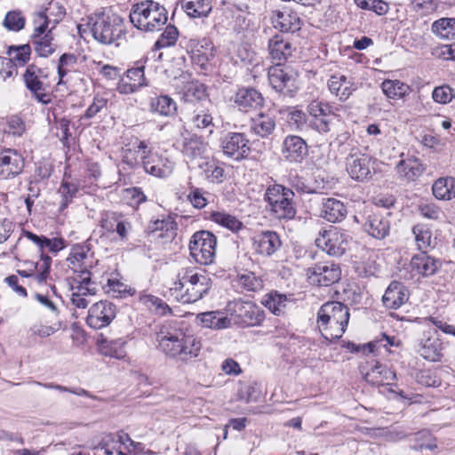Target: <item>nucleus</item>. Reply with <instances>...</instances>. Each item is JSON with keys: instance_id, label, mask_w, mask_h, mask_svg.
Returning <instances> with one entry per match:
<instances>
[{"instance_id": "obj_51", "label": "nucleus", "mask_w": 455, "mask_h": 455, "mask_svg": "<svg viewBox=\"0 0 455 455\" xmlns=\"http://www.w3.org/2000/svg\"><path fill=\"white\" fill-rule=\"evenodd\" d=\"M238 285L247 291H258L264 286L261 277L257 276L253 272H246L237 275Z\"/></svg>"}, {"instance_id": "obj_22", "label": "nucleus", "mask_w": 455, "mask_h": 455, "mask_svg": "<svg viewBox=\"0 0 455 455\" xmlns=\"http://www.w3.org/2000/svg\"><path fill=\"white\" fill-rule=\"evenodd\" d=\"M148 235L155 240H160L162 243L173 241L177 235L178 224L171 216L162 220H151L148 227Z\"/></svg>"}, {"instance_id": "obj_2", "label": "nucleus", "mask_w": 455, "mask_h": 455, "mask_svg": "<svg viewBox=\"0 0 455 455\" xmlns=\"http://www.w3.org/2000/svg\"><path fill=\"white\" fill-rule=\"evenodd\" d=\"M212 285V279L204 272L188 267L178 274V281L173 283L171 291L181 303H194L204 298Z\"/></svg>"}, {"instance_id": "obj_56", "label": "nucleus", "mask_w": 455, "mask_h": 455, "mask_svg": "<svg viewBox=\"0 0 455 455\" xmlns=\"http://www.w3.org/2000/svg\"><path fill=\"white\" fill-rule=\"evenodd\" d=\"M26 23L25 17L20 11H10L6 13L3 25L8 30L20 31L24 28Z\"/></svg>"}, {"instance_id": "obj_55", "label": "nucleus", "mask_w": 455, "mask_h": 455, "mask_svg": "<svg viewBox=\"0 0 455 455\" xmlns=\"http://www.w3.org/2000/svg\"><path fill=\"white\" fill-rule=\"evenodd\" d=\"M78 186L76 183L62 180L59 188V193L61 195L62 201L60 203V209L63 210L73 201L74 197L78 193Z\"/></svg>"}, {"instance_id": "obj_1", "label": "nucleus", "mask_w": 455, "mask_h": 455, "mask_svg": "<svg viewBox=\"0 0 455 455\" xmlns=\"http://www.w3.org/2000/svg\"><path fill=\"white\" fill-rule=\"evenodd\" d=\"M158 347L170 357L188 361L198 355L202 344L192 335H186L180 330H169L164 326L156 334Z\"/></svg>"}, {"instance_id": "obj_54", "label": "nucleus", "mask_w": 455, "mask_h": 455, "mask_svg": "<svg viewBox=\"0 0 455 455\" xmlns=\"http://www.w3.org/2000/svg\"><path fill=\"white\" fill-rule=\"evenodd\" d=\"M140 299L150 310H155L156 314L161 315H165L172 312L170 307L162 299L154 295H144Z\"/></svg>"}, {"instance_id": "obj_61", "label": "nucleus", "mask_w": 455, "mask_h": 455, "mask_svg": "<svg viewBox=\"0 0 455 455\" xmlns=\"http://www.w3.org/2000/svg\"><path fill=\"white\" fill-rule=\"evenodd\" d=\"M335 115H326L313 116L308 120V127L320 134H326L331 131V116Z\"/></svg>"}, {"instance_id": "obj_10", "label": "nucleus", "mask_w": 455, "mask_h": 455, "mask_svg": "<svg viewBox=\"0 0 455 455\" xmlns=\"http://www.w3.org/2000/svg\"><path fill=\"white\" fill-rule=\"evenodd\" d=\"M22 78L27 90L31 92L38 102L44 105L51 102V97L45 92L46 85L44 83V79L48 78V73L45 68H41L34 63L29 64L27 66Z\"/></svg>"}, {"instance_id": "obj_29", "label": "nucleus", "mask_w": 455, "mask_h": 455, "mask_svg": "<svg viewBox=\"0 0 455 455\" xmlns=\"http://www.w3.org/2000/svg\"><path fill=\"white\" fill-rule=\"evenodd\" d=\"M256 251L263 256H272L282 246L279 235L272 230L262 231L254 237Z\"/></svg>"}, {"instance_id": "obj_40", "label": "nucleus", "mask_w": 455, "mask_h": 455, "mask_svg": "<svg viewBox=\"0 0 455 455\" xmlns=\"http://www.w3.org/2000/svg\"><path fill=\"white\" fill-rule=\"evenodd\" d=\"M125 344L126 342L122 339L108 340L103 338L102 334L100 339H98L101 354L116 359H124L126 356Z\"/></svg>"}, {"instance_id": "obj_31", "label": "nucleus", "mask_w": 455, "mask_h": 455, "mask_svg": "<svg viewBox=\"0 0 455 455\" xmlns=\"http://www.w3.org/2000/svg\"><path fill=\"white\" fill-rule=\"evenodd\" d=\"M395 170L400 179L406 182H412L424 173L426 168L419 158L410 156L400 160Z\"/></svg>"}, {"instance_id": "obj_64", "label": "nucleus", "mask_w": 455, "mask_h": 455, "mask_svg": "<svg viewBox=\"0 0 455 455\" xmlns=\"http://www.w3.org/2000/svg\"><path fill=\"white\" fill-rule=\"evenodd\" d=\"M48 10L49 9H46L45 11H41L36 13L33 20L34 32L31 36H42L46 34L49 30L48 27L51 20L46 13Z\"/></svg>"}, {"instance_id": "obj_25", "label": "nucleus", "mask_w": 455, "mask_h": 455, "mask_svg": "<svg viewBox=\"0 0 455 455\" xmlns=\"http://www.w3.org/2000/svg\"><path fill=\"white\" fill-rule=\"evenodd\" d=\"M137 64H139V62ZM144 69V65H138L135 68H129L125 76L119 80L118 91L121 93L129 94L148 85Z\"/></svg>"}, {"instance_id": "obj_13", "label": "nucleus", "mask_w": 455, "mask_h": 455, "mask_svg": "<svg viewBox=\"0 0 455 455\" xmlns=\"http://www.w3.org/2000/svg\"><path fill=\"white\" fill-rule=\"evenodd\" d=\"M140 158L144 171L156 178L170 176L175 167V163L172 159L151 150H148L147 155L141 156Z\"/></svg>"}, {"instance_id": "obj_34", "label": "nucleus", "mask_w": 455, "mask_h": 455, "mask_svg": "<svg viewBox=\"0 0 455 455\" xmlns=\"http://www.w3.org/2000/svg\"><path fill=\"white\" fill-rule=\"evenodd\" d=\"M274 27L281 32L294 33L301 28V20L291 11L277 12L272 18Z\"/></svg>"}, {"instance_id": "obj_26", "label": "nucleus", "mask_w": 455, "mask_h": 455, "mask_svg": "<svg viewBox=\"0 0 455 455\" xmlns=\"http://www.w3.org/2000/svg\"><path fill=\"white\" fill-rule=\"evenodd\" d=\"M407 287L399 281H392L382 296L383 306L388 309H398L409 300Z\"/></svg>"}, {"instance_id": "obj_16", "label": "nucleus", "mask_w": 455, "mask_h": 455, "mask_svg": "<svg viewBox=\"0 0 455 455\" xmlns=\"http://www.w3.org/2000/svg\"><path fill=\"white\" fill-rule=\"evenodd\" d=\"M347 235L340 231H324L320 237L316 238L315 244L328 255L332 257L342 256L348 246Z\"/></svg>"}, {"instance_id": "obj_4", "label": "nucleus", "mask_w": 455, "mask_h": 455, "mask_svg": "<svg viewBox=\"0 0 455 455\" xmlns=\"http://www.w3.org/2000/svg\"><path fill=\"white\" fill-rule=\"evenodd\" d=\"M86 26L93 38L106 45L116 44L124 34L123 18L111 10H102L88 16Z\"/></svg>"}, {"instance_id": "obj_49", "label": "nucleus", "mask_w": 455, "mask_h": 455, "mask_svg": "<svg viewBox=\"0 0 455 455\" xmlns=\"http://www.w3.org/2000/svg\"><path fill=\"white\" fill-rule=\"evenodd\" d=\"M31 52L32 48L29 44L10 46L8 53L12 59L9 60L8 64L13 60L18 66H25L30 60Z\"/></svg>"}, {"instance_id": "obj_33", "label": "nucleus", "mask_w": 455, "mask_h": 455, "mask_svg": "<svg viewBox=\"0 0 455 455\" xmlns=\"http://www.w3.org/2000/svg\"><path fill=\"white\" fill-rule=\"evenodd\" d=\"M269 55L275 65H283L292 55V45L282 36L275 35L268 41Z\"/></svg>"}, {"instance_id": "obj_41", "label": "nucleus", "mask_w": 455, "mask_h": 455, "mask_svg": "<svg viewBox=\"0 0 455 455\" xmlns=\"http://www.w3.org/2000/svg\"><path fill=\"white\" fill-rule=\"evenodd\" d=\"M203 327L214 330H222L230 326V319L220 311H208L197 315Z\"/></svg>"}, {"instance_id": "obj_23", "label": "nucleus", "mask_w": 455, "mask_h": 455, "mask_svg": "<svg viewBox=\"0 0 455 455\" xmlns=\"http://www.w3.org/2000/svg\"><path fill=\"white\" fill-rule=\"evenodd\" d=\"M282 156L290 163H301L308 154L306 141L299 136L288 135L282 144Z\"/></svg>"}, {"instance_id": "obj_57", "label": "nucleus", "mask_w": 455, "mask_h": 455, "mask_svg": "<svg viewBox=\"0 0 455 455\" xmlns=\"http://www.w3.org/2000/svg\"><path fill=\"white\" fill-rule=\"evenodd\" d=\"M107 286L108 287L107 293L115 298H124L127 295H132L135 292L134 289L128 288L126 284L118 279L108 278Z\"/></svg>"}, {"instance_id": "obj_60", "label": "nucleus", "mask_w": 455, "mask_h": 455, "mask_svg": "<svg viewBox=\"0 0 455 455\" xmlns=\"http://www.w3.org/2000/svg\"><path fill=\"white\" fill-rule=\"evenodd\" d=\"M287 121L291 127L302 131L308 127L307 113L297 108H291L287 116Z\"/></svg>"}, {"instance_id": "obj_24", "label": "nucleus", "mask_w": 455, "mask_h": 455, "mask_svg": "<svg viewBox=\"0 0 455 455\" xmlns=\"http://www.w3.org/2000/svg\"><path fill=\"white\" fill-rule=\"evenodd\" d=\"M175 147L185 157L195 160L203 156L207 145L201 136L188 132L182 134L181 140L176 142Z\"/></svg>"}, {"instance_id": "obj_52", "label": "nucleus", "mask_w": 455, "mask_h": 455, "mask_svg": "<svg viewBox=\"0 0 455 455\" xmlns=\"http://www.w3.org/2000/svg\"><path fill=\"white\" fill-rule=\"evenodd\" d=\"M179 37V30L174 25H168L159 38L156 41L153 49L160 50L163 48L173 46Z\"/></svg>"}, {"instance_id": "obj_35", "label": "nucleus", "mask_w": 455, "mask_h": 455, "mask_svg": "<svg viewBox=\"0 0 455 455\" xmlns=\"http://www.w3.org/2000/svg\"><path fill=\"white\" fill-rule=\"evenodd\" d=\"M89 251L90 249L87 245L76 244L73 246L67 261L68 267H70L74 273L78 275L80 270H89V268L92 267V262H88Z\"/></svg>"}, {"instance_id": "obj_48", "label": "nucleus", "mask_w": 455, "mask_h": 455, "mask_svg": "<svg viewBox=\"0 0 455 455\" xmlns=\"http://www.w3.org/2000/svg\"><path fill=\"white\" fill-rule=\"evenodd\" d=\"M287 297L277 291H271L265 295L262 304L274 315H280L286 306Z\"/></svg>"}, {"instance_id": "obj_47", "label": "nucleus", "mask_w": 455, "mask_h": 455, "mask_svg": "<svg viewBox=\"0 0 455 455\" xmlns=\"http://www.w3.org/2000/svg\"><path fill=\"white\" fill-rule=\"evenodd\" d=\"M381 90L387 98L393 100L401 99L411 92L410 86L400 80H384Z\"/></svg>"}, {"instance_id": "obj_43", "label": "nucleus", "mask_w": 455, "mask_h": 455, "mask_svg": "<svg viewBox=\"0 0 455 455\" xmlns=\"http://www.w3.org/2000/svg\"><path fill=\"white\" fill-rule=\"evenodd\" d=\"M431 32L439 39H455V18L443 17L435 20L431 25Z\"/></svg>"}, {"instance_id": "obj_62", "label": "nucleus", "mask_w": 455, "mask_h": 455, "mask_svg": "<svg viewBox=\"0 0 455 455\" xmlns=\"http://www.w3.org/2000/svg\"><path fill=\"white\" fill-rule=\"evenodd\" d=\"M307 114L310 117L326 115H333L332 107L319 100H311L307 106Z\"/></svg>"}, {"instance_id": "obj_17", "label": "nucleus", "mask_w": 455, "mask_h": 455, "mask_svg": "<svg viewBox=\"0 0 455 455\" xmlns=\"http://www.w3.org/2000/svg\"><path fill=\"white\" fill-rule=\"evenodd\" d=\"M50 5L56 6L58 8V12L56 14L57 18L54 20L53 27L44 35L31 36V43L33 44L34 51L36 54L40 58H47L56 51L57 44L53 43L54 38L52 33V29L59 22V20L65 15V8L63 6L58 5V3H51ZM51 8L52 7L49 9Z\"/></svg>"}, {"instance_id": "obj_3", "label": "nucleus", "mask_w": 455, "mask_h": 455, "mask_svg": "<svg viewBox=\"0 0 455 455\" xmlns=\"http://www.w3.org/2000/svg\"><path fill=\"white\" fill-rule=\"evenodd\" d=\"M350 314L348 307L339 301L323 304L317 312V324L322 336L334 341L340 339L347 330Z\"/></svg>"}, {"instance_id": "obj_14", "label": "nucleus", "mask_w": 455, "mask_h": 455, "mask_svg": "<svg viewBox=\"0 0 455 455\" xmlns=\"http://www.w3.org/2000/svg\"><path fill=\"white\" fill-rule=\"evenodd\" d=\"M23 156L13 148L0 149V180H7L19 176L24 169Z\"/></svg>"}, {"instance_id": "obj_53", "label": "nucleus", "mask_w": 455, "mask_h": 455, "mask_svg": "<svg viewBox=\"0 0 455 455\" xmlns=\"http://www.w3.org/2000/svg\"><path fill=\"white\" fill-rule=\"evenodd\" d=\"M418 249L423 252L432 247V233L428 228L417 225L412 228Z\"/></svg>"}, {"instance_id": "obj_19", "label": "nucleus", "mask_w": 455, "mask_h": 455, "mask_svg": "<svg viewBox=\"0 0 455 455\" xmlns=\"http://www.w3.org/2000/svg\"><path fill=\"white\" fill-rule=\"evenodd\" d=\"M390 215L389 212H383L379 209L375 212H371L366 216L363 224L364 230L376 239H384L390 232Z\"/></svg>"}, {"instance_id": "obj_44", "label": "nucleus", "mask_w": 455, "mask_h": 455, "mask_svg": "<svg viewBox=\"0 0 455 455\" xmlns=\"http://www.w3.org/2000/svg\"><path fill=\"white\" fill-rule=\"evenodd\" d=\"M209 219L233 233H237L244 228L240 220L225 211H212L210 212Z\"/></svg>"}, {"instance_id": "obj_15", "label": "nucleus", "mask_w": 455, "mask_h": 455, "mask_svg": "<svg viewBox=\"0 0 455 455\" xmlns=\"http://www.w3.org/2000/svg\"><path fill=\"white\" fill-rule=\"evenodd\" d=\"M116 314V307L110 301L100 300L94 303L88 311L86 323L89 327L98 330L110 324Z\"/></svg>"}, {"instance_id": "obj_30", "label": "nucleus", "mask_w": 455, "mask_h": 455, "mask_svg": "<svg viewBox=\"0 0 455 455\" xmlns=\"http://www.w3.org/2000/svg\"><path fill=\"white\" fill-rule=\"evenodd\" d=\"M411 267L417 275L428 277L436 273L441 267L439 259L428 255L426 251L414 255L411 259Z\"/></svg>"}, {"instance_id": "obj_18", "label": "nucleus", "mask_w": 455, "mask_h": 455, "mask_svg": "<svg viewBox=\"0 0 455 455\" xmlns=\"http://www.w3.org/2000/svg\"><path fill=\"white\" fill-rule=\"evenodd\" d=\"M265 319V311L252 302H240L235 305V322L241 326H259Z\"/></svg>"}, {"instance_id": "obj_38", "label": "nucleus", "mask_w": 455, "mask_h": 455, "mask_svg": "<svg viewBox=\"0 0 455 455\" xmlns=\"http://www.w3.org/2000/svg\"><path fill=\"white\" fill-rule=\"evenodd\" d=\"M149 110L161 116L172 117L177 114V103L169 95H159L151 98Z\"/></svg>"}, {"instance_id": "obj_50", "label": "nucleus", "mask_w": 455, "mask_h": 455, "mask_svg": "<svg viewBox=\"0 0 455 455\" xmlns=\"http://www.w3.org/2000/svg\"><path fill=\"white\" fill-rule=\"evenodd\" d=\"M200 167L209 182L220 184L224 181L225 171L218 163L210 161L201 164Z\"/></svg>"}, {"instance_id": "obj_28", "label": "nucleus", "mask_w": 455, "mask_h": 455, "mask_svg": "<svg viewBox=\"0 0 455 455\" xmlns=\"http://www.w3.org/2000/svg\"><path fill=\"white\" fill-rule=\"evenodd\" d=\"M327 85L331 93L334 94L340 101H346L357 89L353 78H348L341 74L331 76Z\"/></svg>"}, {"instance_id": "obj_20", "label": "nucleus", "mask_w": 455, "mask_h": 455, "mask_svg": "<svg viewBox=\"0 0 455 455\" xmlns=\"http://www.w3.org/2000/svg\"><path fill=\"white\" fill-rule=\"evenodd\" d=\"M417 351L425 360L441 362L443 357V345L437 331L425 332Z\"/></svg>"}, {"instance_id": "obj_32", "label": "nucleus", "mask_w": 455, "mask_h": 455, "mask_svg": "<svg viewBox=\"0 0 455 455\" xmlns=\"http://www.w3.org/2000/svg\"><path fill=\"white\" fill-rule=\"evenodd\" d=\"M347 213V207L341 201L333 197L323 198L320 216L327 221L340 222Z\"/></svg>"}, {"instance_id": "obj_39", "label": "nucleus", "mask_w": 455, "mask_h": 455, "mask_svg": "<svg viewBox=\"0 0 455 455\" xmlns=\"http://www.w3.org/2000/svg\"><path fill=\"white\" fill-rule=\"evenodd\" d=\"M92 273L88 269L80 270L79 274L73 278L71 283V291L74 294H79L81 297L87 295H94L97 292V288L91 279Z\"/></svg>"}, {"instance_id": "obj_36", "label": "nucleus", "mask_w": 455, "mask_h": 455, "mask_svg": "<svg viewBox=\"0 0 455 455\" xmlns=\"http://www.w3.org/2000/svg\"><path fill=\"white\" fill-rule=\"evenodd\" d=\"M251 131L260 138L271 135L276 127L275 118L268 114L259 113L251 120Z\"/></svg>"}, {"instance_id": "obj_45", "label": "nucleus", "mask_w": 455, "mask_h": 455, "mask_svg": "<svg viewBox=\"0 0 455 455\" xmlns=\"http://www.w3.org/2000/svg\"><path fill=\"white\" fill-rule=\"evenodd\" d=\"M189 121L196 129L208 130L210 134L213 132L215 125L213 124L212 116L203 105L196 106Z\"/></svg>"}, {"instance_id": "obj_27", "label": "nucleus", "mask_w": 455, "mask_h": 455, "mask_svg": "<svg viewBox=\"0 0 455 455\" xmlns=\"http://www.w3.org/2000/svg\"><path fill=\"white\" fill-rule=\"evenodd\" d=\"M235 105L242 111L247 112L251 108L263 106L262 94L253 87H241L233 97Z\"/></svg>"}, {"instance_id": "obj_21", "label": "nucleus", "mask_w": 455, "mask_h": 455, "mask_svg": "<svg viewBox=\"0 0 455 455\" xmlns=\"http://www.w3.org/2000/svg\"><path fill=\"white\" fill-rule=\"evenodd\" d=\"M23 234L24 236L36 245L38 249L42 262H36V265H34L35 268H39V273L36 274V280L39 283L45 282L50 274L52 262V257L45 252L44 244L47 242V236L43 235H39L31 231H24Z\"/></svg>"}, {"instance_id": "obj_8", "label": "nucleus", "mask_w": 455, "mask_h": 455, "mask_svg": "<svg viewBox=\"0 0 455 455\" xmlns=\"http://www.w3.org/2000/svg\"><path fill=\"white\" fill-rule=\"evenodd\" d=\"M267 77L271 87L284 97L293 98L299 90L298 73L290 67L271 66L268 68Z\"/></svg>"}, {"instance_id": "obj_46", "label": "nucleus", "mask_w": 455, "mask_h": 455, "mask_svg": "<svg viewBox=\"0 0 455 455\" xmlns=\"http://www.w3.org/2000/svg\"><path fill=\"white\" fill-rule=\"evenodd\" d=\"M432 192L435 198L451 200L455 197V179L452 177L440 178L432 186Z\"/></svg>"}, {"instance_id": "obj_7", "label": "nucleus", "mask_w": 455, "mask_h": 455, "mask_svg": "<svg viewBox=\"0 0 455 455\" xmlns=\"http://www.w3.org/2000/svg\"><path fill=\"white\" fill-rule=\"evenodd\" d=\"M217 237L208 230H200L193 234L189 240L191 258L200 265L212 264L216 255Z\"/></svg>"}, {"instance_id": "obj_11", "label": "nucleus", "mask_w": 455, "mask_h": 455, "mask_svg": "<svg viewBox=\"0 0 455 455\" xmlns=\"http://www.w3.org/2000/svg\"><path fill=\"white\" fill-rule=\"evenodd\" d=\"M223 154L235 161L248 157L251 153L250 140L243 132H229L220 139Z\"/></svg>"}, {"instance_id": "obj_12", "label": "nucleus", "mask_w": 455, "mask_h": 455, "mask_svg": "<svg viewBox=\"0 0 455 455\" xmlns=\"http://www.w3.org/2000/svg\"><path fill=\"white\" fill-rule=\"evenodd\" d=\"M374 159L368 154L351 153L346 159L348 175L355 180L363 182L369 180L374 170Z\"/></svg>"}, {"instance_id": "obj_63", "label": "nucleus", "mask_w": 455, "mask_h": 455, "mask_svg": "<svg viewBox=\"0 0 455 455\" xmlns=\"http://www.w3.org/2000/svg\"><path fill=\"white\" fill-rule=\"evenodd\" d=\"M371 375L374 377L379 376L380 379L377 380V382L386 381L387 385L396 379L395 372L379 363H376V364L371 367V371L367 373V376Z\"/></svg>"}, {"instance_id": "obj_42", "label": "nucleus", "mask_w": 455, "mask_h": 455, "mask_svg": "<svg viewBox=\"0 0 455 455\" xmlns=\"http://www.w3.org/2000/svg\"><path fill=\"white\" fill-rule=\"evenodd\" d=\"M181 7L191 18H204L212 12L211 0H181Z\"/></svg>"}, {"instance_id": "obj_37", "label": "nucleus", "mask_w": 455, "mask_h": 455, "mask_svg": "<svg viewBox=\"0 0 455 455\" xmlns=\"http://www.w3.org/2000/svg\"><path fill=\"white\" fill-rule=\"evenodd\" d=\"M182 100L187 103H198L208 101L207 86L199 81H191L184 85L182 91Z\"/></svg>"}, {"instance_id": "obj_5", "label": "nucleus", "mask_w": 455, "mask_h": 455, "mask_svg": "<svg viewBox=\"0 0 455 455\" xmlns=\"http://www.w3.org/2000/svg\"><path fill=\"white\" fill-rule=\"evenodd\" d=\"M129 18L135 28L145 32L159 31L168 20L165 7L154 0L133 4Z\"/></svg>"}, {"instance_id": "obj_6", "label": "nucleus", "mask_w": 455, "mask_h": 455, "mask_svg": "<svg viewBox=\"0 0 455 455\" xmlns=\"http://www.w3.org/2000/svg\"><path fill=\"white\" fill-rule=\"evenodd\" d=\"M294 193L283 185L275 184L268 187L264 195V200L270 211L279 220H292L296 215L293 204Z\"/></svg>"}, {"instance_id": "obj_59", "label": "nucleus", "mask_w": 455, "mask_h": 455, "mask_svg": "<svg viewBox=\"0 0 455 455\" xmlns=\"http://www.w3.org/2000/svg\"><path fill=\"white\" fill-rule=\"evenodd\" d=\"M355 4L363 10L374 12L378 15H385L389 10V5L383 0H355Z\"/></svg>"}, {"instance_id": "obj_9", "label": "nucleus", "mask_w": 455, "mask_h": 455, "mask_svg": "<svg viewBox=\"0 0 455 455\" xmlns=\"http://www.w3.org/2000/svg\"><path fill=\"white\" fill-rule=\"evenodd\" d=\"M306 275L310 284L318 287H329L341 278V268L332 260L315 263L307 268Z\"/></svg>"}, {"instance_id": "obj_58", "label": "nucleus", "mask_w": 455, "mask_h": 455, "mask_svg": "<svg viewBox=\"0 0 455 455\" xmlns=\"http://www.w3.org/2000/svg\"><path fill=\"white\" fill-rule=\"evenodd\" d=\"M187 47L191 54H196V52L199 54L204 52L208 54H213V44L207 37H204L201 39L191 38L189 39Z\"/></svg>"}]
</instances>
